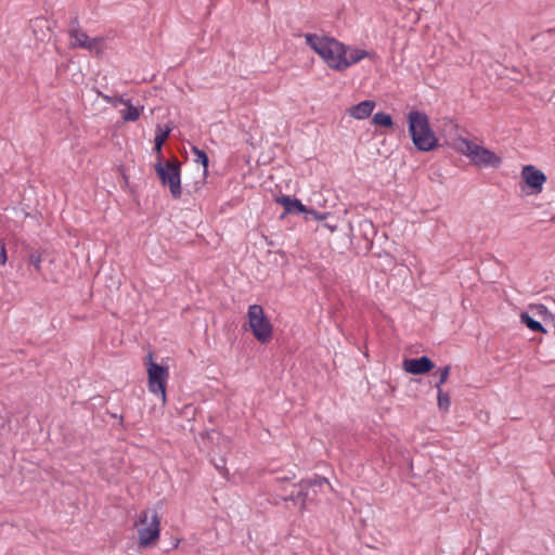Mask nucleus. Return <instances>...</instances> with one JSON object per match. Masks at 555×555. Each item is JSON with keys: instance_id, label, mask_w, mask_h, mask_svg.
I'll list each match as a JSON object with an SVG mask.
<instances>
[{"instance_id": "obj_1", "label": "nucleus", "mask_w": 555, "mask_h": 555, "mask_svg": "<svg viewBox=\"0 0 555 555\" xmlns=\"http://www.w3.org/2000/svg\"><path fill=\"white\" fill-rule=\"evenodd\" d=\"M307 46L312 49L324 63L334 70L341 72L343 56L348 51V46L333 37L306 34Z\"/></svg>"}, {"instance_id": "obj_2", "label": "nucleus", "mask_w": 555, "mask_h": 555, "mask_svg": "<svg viewBox=\"0 0 555 555\" xmlns=\"http://www.w3.org/2000/svg\"><path fill=\"white\" fill-rule=\"evenodd\" d=\"M408 125L413 144L418 151L430 152L438 146V139L425 113L411 111L408 115Z\"/></svg>"}, {"instance_id": "obj_3", "label": "nucleus", "mask_w": 555, "mask_h": 555, "mask_svg": "<svg viewBox=\"0 0 555 555\" xmlns=\"http://www.w3.org/2000/svg\"><path fill=\"white\" fill-rule=\"evenodd\" d=\"M452 145L455 151L466 156L474 166L496 169L502 165L501 156L466 138L459 137L454 139Z\"/></svg>"}, {"instance_id": "obj_4", "label": "nucleus", "mask_w": 555, "mask_h": 555, "mask_svg": "<svg viewBox=\"0 0 555 555\" xmlns=\"http://www.w3.org/2000/svg\"><path fill=\"white\" fill-rule=\"evenodd\" d=\"M134 526L138 530L140 546L146 547L157 542L160 532V518L156 511L143 509Z\"/></svg>"}, {"instance_id": "obj_5", "label": "nucleus", "mask_w": 555, "mask_h": 555, "mask_svg": "<svg viewBox=\"0 0 555 555\" xmlns=\"http://www.w3.org/2000/svg\"><path fill=\"white\" fill-rule=\"evenodd\" d=\"M181 164L173 157L166 162L158 160L155 164V171L164 186H168L173 198L181 197Z\"/></svg>"}, {"instance_id": "obj_6", "label": "nucleus", "mask_w": 555, "mask_h": 555, "mask_svg": "<svg viewBox=\"0 0 555 555\" xmlns=\"http://www.w3.org/2000/svg\"><path fill=\"white\" fill-rule=\"evenodd\" d=\"M248 326L254 337L262 345L271 341L273 325L260 305H250L247 311Z\"/></svg>"}, {"instance_id": "obj_7", "label": "nucleus", "mask_w": 555, "mask_h": 555, "mask_svg": "<svg viewBox=\"0 0 555 555\" xmlns=\"http://www.w3.org/2000/svg\"><path fill=\"white\" fill-rule=\"evenodd\" d=\"M147 386L149 390L159 397L162 402H166V385L169 377L168 367L157 364L153 361V354L146 356Z\"/></svg>"}, {"instance_id": "obj_8", "label": "nucleus", "mask_w": 555, "mask_h": 555, "mask_svg": "<svg viewBox=\"0 0 555 555\" xmlns=\"http://www.w3.org/2000/svg\"><path fill=\"white\" fill-rule=\"evenodd\" d=\"M521 179L531 189V194H538L542 191L546 176L534 166L527 165L521 170Z\"/></svg>"}, {"instance_id": "obj_9", "label": "nucleus", "mask_w": 555, "mask_h": 555, "mask_svg": "<svg viewBox=\"0 0 555 555\" xmlns=\"http://www.w3.org/2000/svg\"><path fill=\"white\" fill-rule=\"evenodd\" d=\"M73 27L69 29V36L74 39L73 46L92 51L96 49L100 38H89V36L79 28L78 18L72 21Z\"/></svg>"}, {"instance_id": "obj_10", "label": "nucleus", "mask_w": 555, "mask_h": 555, "mask_svg": "<svg viewBox=\"0 0 555 555\" xmlns=\"http://www.w3.org/2000/svg\"><path fill=\"white\" fill-rule=\"evenodd\" d=\"M286 492L287 493L282 496L283 500H289L301 508L305 507L307 503L314 502L315 500V496H311L309 494V490L304 487V480H301L298 485L293 483L292 489Z\"/></svg>"}, {"instance_id": "obj_11", "label": "nucleus", "mask_w": 555, "mask_h": 555, "mask_svg": "<svg viewBox=\"0 0 555 555\" xmlns=\"http://www.w3.org/2000/svg\"><path fill=\"white\" fill-rule=\"evenodd\" d=\"M304 487L309 490L311 496H315L314 502H320L322 500L321 495H326L333 490L332 485L325 477L304 480Z\"/></svg>"}, {"instance_id": "obj_12", "label": "nucleus", "mask_w": 555, "mask_h": 555, "mask_svg": "<svg viewBox=\"0 0 555 555\" xmlns=\"http://www.w3.org/2000/svg\"><path fill=\"white\" fill-rule=\"evenodd\" d=\"M435 367L434 362L426 356L415 359H405L403 369L405 372L414 375H422L430 372Z\"/></svg>"}, {"instance_id": "obj_13", "label": "nucleus", "mask_w": 555, "mask_h": 555, "mask_svg": "<svg viewBox=\"0 0 555 555\" xmlns=\"http://www.w3.org/2000/svg\"><path fill=\"white\" fill-rule=\"evenodd\" d=\"M369 55H370V53L366 50L348 46V51L343 56L341 63L344 65H341V72H344L347 68H349L350 66L359 63L360 61L367 57Z\"/></svg>"}, {"instance_id": "obj_14", "label": "nucleus", "mask_w": 555, "mask_h": 555, "mask_svg": "<svg viewBox=\"0 0 555 555\" xmlns=\"http://www.w3.org/2000/svg\"><path fill=\"white\" fill-rule=\"evenodd\" d=\"M276 203L284 207L285 214H305L308 211V207L298 198H293L288 195L279 196Z\"/></svg>"}, {"instance_id": "obj_15", "label": "nucleus", "mask_w": 555, "mask_h": 555, "mask_svg": "<svg viewBox=\"0 0 555 555\" xmlns=\"http://www.w3.org/2000/svg\"><path fill=\"white\" fill-rule=\"evenodd\" d=\"M375 106L376 103L374 101L365 100L357 105L351 106L348 112L349 115L356 119H364L372 114Z\"/></svg>"}, {"instance_id": "obj_16", "label": "nucleus", "mask_w": 555, "mask_h": 555, "mask_svg": "<svg viewBox=\"0 0 555 555\" xmlns=\"http://www.w3.org/2000/svg\"><path fill=\"white\" fill-rule=\"evenodd\" d=\"M116 103L126 106V108L121 111V117L125 121H135L139 119L143 107L133 106L130 100L124 99L122 96L118 98Z\"/></svg>"}, {"instance_id": "obj_17", "label": "nucleus", "mask_w": 555, "mask_h": 555, "mask_svg": "<svg viewBox=\"0 0 555 555\" xmlns=\"http://www.w3.org/2000/svg\"><path fill=\"white\" fill-rule=\"evenodd\" d=\"M520 320H521V323H524L528 328H530L533 332H537V333L545 332L543 325L539 321L534 320L528 312H521Z\"/></svg>"}, {"instance_id": "obj_18", "label": "nucleus", "mask_w": 555, "mask_h": 555, "mask_svg": "<svg viewBox=\"0 0 555 555\" xmlns=\"http://www.w3.org/2000/svg\"><path fill=\"white\" fill-rule=\"evenodd\" d=\"M437 401L438 408L444 412H448L451 405L450 396L442 388L437 389Z\"/></svg>"}, {"instance_id": "obj_19", "label": "nucleus", "mask_w": 555, "mask_h": 555, "mask_svg": "<svg viewBox=\"0 0 555 555\" xmlns=\"http://www.w3.org/2000/svg\"><path fill=\"white\" fill-rule=\"evenodd\" d=\"M372 121L374 125L383 127H391L393 125L391 116L383 112L376 113L373 116Z\"/></svg>"}, {"instance_id": "obj_20", "label": "nucleus", "mask_w": 555, "mask_h": 555, "mask_svg": "<svg viewBox=\"0 0 555 555\" xmlns=\"http://www.w3.org/2000/svg\"><path fill=\"white\" fill-rule=\"evenodd\" d=\"M450 373H451V366L450 365H446L443 367H440L436 373L435 375H438L439 378H438V382L436 383L435 387L437 389L441 388V386L448 380L449 376H450Z\"/></svg>"}, {"instance_id": "obj_21", "label": "nucleus", "mask_w": 555, "mask_h": 555, "mask_svg": "<svg viewBox=\"0 0 555 555\" xmlns=\"http://www.w3.org/2000/svg\"><path fill=\"white\" fill-rule=\"evenodd\" d=\"M193 152L196 156L195 162L203 166L202 176H204L205 172L207 171V167H208V162H209L208 156L204 151H202L197 147H193Z\"/></svg>"}, {"instance_id": "obj_22", "label": "nucleus", "mask_w": 555, "mask_h": 555, "mask_svg": "<svg viewBox=\"0 0 555 555\" xmlns=\"http://www.w3.org/2000/svg\"><path fill=\"white\" fill-rule=\"evenodd\" d=\"M170 129L166 128L165 130L162 129L160 126H157L156 135L154 138L155 144H164L166 139L169 137Z\"/></svg>"}, {"instance_id": "obj_23", "label": "nucleus", "mask_w": 555, "mask_h": 555, "mask_svg": "<svg viewBox=\"0 0 555 555\" xmlns=\"http://www.w3.org/2000/svg\"><path fill=\"white\" fill-rule=\"evenodd\" d=\"M328 216V212H319L314 209L308 208V211L305 212V220H309L310 218L314 220H324Z\"/></svg>"}, {"instance_id": "obj_24", "label": "nucleus", "mask_w": 555, "mask_h": 555, "mask_svg": "<svg viewBox=\"0 0 555 555\" xmlns=\"http://www.w3.org/2000/svg\"><path fill=\"white\" fill-rule=\"evenodd\" d=\"M29 263L31 266H34V268L37 270V271H40L41 269V256L40 254H37V253H33L30 254L29 256Z\"/></svg>"}, {"instance_id": "obj_25", "label": "nucleus", "mask_w": 555, "mask_h": 555, "mask_svg": "<svg viewBox=\"0 0 555 555\" xmlns=\"http://www.w3.org/2000/svg\"><path fill=\"white\" fill-rule=\"evenodd\" d=\"M215 464V467L217 468V470H219L222 475H227L228 470L225 468V461L222 456L219 457L218 461H216L215 459L211 460Z\"/></svg>"}, {"instance_id": "obj_26", "label": "nucleus", "mask_w": 555, "mask_h": 555, "mask_svg": "<svg viewBox=\"0 0 555 555\" xmlns=\"http://www.w3.org/2000/svg\"><path fill=\"white\" fill-rule=\"evenodd\" d=\"M7 250L2 243H0V266L7 262Z\"/></svg>"}, {"instance_id": "obj_27", "label": "nucleus", "mask_w": 555, "mask_h": 555, "mask_svg": "<svg viewBox=\"0 0 555 555\" xmlns=\"http://www.w3.org/2000/svg\"><path fill=\"white\" fill-rule=\"evenodd\" d=\"M163 145H164V144H155V143H154V150H155V152H156V154H157V162H158V160H163V159H162V157H163V152H162Z\"/></svg>"}, {"instance_id": "obj_28", "label": "nucleus", "mask_w": 555, "mask_h": 555, "mask_svg": "<svg viewBox=\"0 0 555 555\" xmlns=\"http://www.w3.org/2000/svg\"><path fill=\"white\" fill-rule=\"evenodd\" d=\"M203 184H204V180H203V179H202L201 181H196V182L194 183L193 190H194V191L199 190V189L203 186Z\"/></svg>"}, {"instance_id": "obj_29", "label": "nucleus", "mask_w": 555, "mask_h": 555, "mask_svg": "<svg viewBox=\"0 0 555 555\" xmlns=\"http://www.w3.org/2000/svg\"><path fill=\"white\" fill-rule=\"evenodd\" d=\"M103 99H104L105 101H107V102H112V98H111V96H108V95H103Z\"/></svg>"}, {"instance_id": "obj_30", "label": "nucleus", "mask_w": 555, "mask_h": 555, "mask_svg": "<svg viewBox=\"0 0 555 555\" xmlns=\"http://www.w3.org/2000/svg\"><path fill=\"white\" fill-rule=\"evenodd\" d=\"M327 227H328V229H330L332 232H333V231H335V230H336V228H337L336 225H334V227L327 225Z\"/></svg>"}]
</instances>
